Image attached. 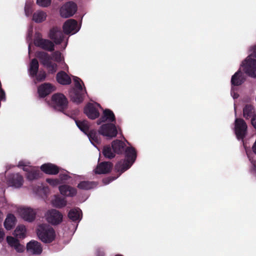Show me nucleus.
Returning <instances> with one entry per match:
<instances>
[{"label": "nucleus", "instance_id": "obj_1", "mask_svg": "<svg viewBox=\"0 0 256 256\" xmlns=\"http://www.w3.org/2000/svg\"><path fill=\"white\" fill-rule=\"evenodd\" d=\"M36 232L39 239L45 244L52 242L56 237L54 229L50 225L46 224L38 225Z\"/></svg>", "mask_w": 256, "mask_h": 256}, {"label": "nucleus", "instance_id": "obj_2", "mask_svg": "<svg viewBox=\"0 0 256 256\" xmlns=\"http://www.w3.org/2000/svg\"><path fill=\"white\" fill-rule=\"evenodd\" d=\"M253 52L242 63L245 72L249 76L256 78V46L252 48Z\"/></svg>", "mask_w": 256, "mask_h": 256}, {"label": "nucleus", "instance_id": "obj_3", "mask_svg": "<svg viewBox=\"0 0 256 256\" xmlns=\"http://www.w3.org/2000/svg\"><path fill=\"white\" fill-rule=\"evenodd\" d=\"M74 86L72 92L70 94L72 100L77 104H80L82 102L84 97V92L86 89L84 90L80 84V82L84 84L82 80L78 77L74 78Z\"/></svg>", "mask_w": 256, "mask_h": 256}, {"label": "nucleus", "instance_id": "obj_4", "mask_svg": "<svg viewBox=\"0 0 256 256\" xmlns=\"http://www.w3.org/2000/svg\"><path fill=\"white\" fill-rule=\"evenodd\" d=\"M68 102L66 96L62 93L54 94L52 96V104L53 108L60 112H64L68 107Z\"/></svg>", "mask_w": 256, "mask_h": 256}, {"label": "nucleus", "instance_id": "obj_5", "mask_svg": "<svg viewBox=\"0 0 256 256\" xmlns=\"http://www.w3.org/2000/svg\"><path fill=\"white\" fill-rule=\"evenodd\" d=\"M248 126L246 122L240 118H236L234 122V132L238 140H244L247 134Z\"/></svg>", "mask_w": 256, "mask_h": 256}, {"label": "nucleus", "instance_id": "obj_6", "mask_svg": "<svg viewBox=\"0 0 256 256\" xmlns=\"http://www.w3.org/2000/svg\"><path fill=\"white\" fill-rule=\"evenodd\" d=\"M34 44L36 46L48 52H52L54 50V42L49 40L42 38L40 34H38L34 38Z\"/></svg>", "mask_w": 256, "mask_h": 256}, {"label": "nucleus", "instance_id": "obj_7", "mask_svg": "<svg viewBox=\"0 0 256 256\" xmlns=\"http://www.w3.org/2000/svg\"><path fill=\"white\" fill-rule=\"evenodd\" d=\"M46 217L48 222L52 225L60 224L63 218L62 214L56 209H51L48 210L46 214Z\"/></svg>", "mask_w": 256, "mask_h": 256}, {"label": "nucleus", "instance_id": "obj_8", "mask_svg": "<svg viewBox=\"0 0 256 256\" xmlns=\"http://www.w3.org/2000/svg\"><path fill=\"white\" fill-rule=\"evenodd\" d=\"M99 132L104 136L110 138L116 137L118 134V130L114 124L108 123L102 124L99 129Z\"/></svg>", "mask_w": 256, "mask_h": 256}, {"label": "nucleus", "instance_id": "obj_9", "mask_svg": "<svg viewBox=\"0 0 256 256\" xmlns=\"http://www.w3.org/2000/svg\"><path fill=\"white\" fill-rule=\"evenodd\" d=\"M77 8V5L75 2H67L60 9V16L65 18L70 17L76 13Z\"/></svg>", "mask_w": 256, "mask_h": 256}, {"label": "nucleus", "instance_id": "obj_10", "mask_svg": "<svg viewBox=\"0 0 256 256\" xmlns=\"http://www.w3.org/2000/svg\"><path fill=\"white\" fill-rule=\"evenodd\" d=\"M24 182L23 176L18 173L10 174L7 178L8 185L16 188H20Z\"/></svg>", "mask_w": 256, "mask_h": 256}, {"label": "nucleus", "instance_id": "obj_11", "mask_svg": "<svg viewBox=\"0 0 256 256\" xmlns=\"http://www.w3.org/2000/svg\"><path fill=\"white\" fill-rule=\"evenodd\" d=\"M49 38L56 44H60L64 40V34L60 28L54 26L50 30Z\"/></svg>", "mask_w": 256, "mask_h": 256}, {"label": "nucleus", "instance_id": "obj_12", "mask_svg": "<svg viewBox=\"0 0 256 256\" xmlns=\"http://www.w3.org/2000/svg\"><path fill=\"white\" fill-rule=\"evenodd\" d=\"M20 215L25 220L32 222L36 218V212L30 208H23L20 210Z\"/></svg>", "mask_w": 256, "mask_h": 256}, {"label": "nucleus", "instance_id": "obj_13", "mask_svg": "<svg viewBox=\"0 0 256 256\" xmlns=\"http://www.w3.org/2000/svg\"><path fill=\"white\" fill-rule=\"evenodd\" d=\"M113 167V164L110 162H98L94 170L96 174H106L110 172Z\"/></svg>", "mask_w": 256, "mask_h": 256}, {"label": "nucleus", "instance_id": "obj_14", "mask_svg": "<svg viewBox=\"0 0 256 256\" xmlns=\"http://www.w3.org/2000/svg\"><path fill=\"white\" fill-rule=\"evenodd\" d=\"M78 26L77 21L74 19L67 20L64 24L62 28L63 31L65 34H75L78 31L76 27Z\"/></svg>", "mask_w": 256, "mask_h": 256}, {"label": "nucleus", "instance_id": "obj_15", "mask_svg": "<svg viewBox=\"0 0 256 256\" xmlns=\"http://www.w3.org/2000/svg\"><path fill=\"white\" fill-rule=\"evenodd\" d=\"M55 90V86L51 84L44 83L38 87V92L40 96L44 98L54 91Z\"/></svg>", "mask_w": 256, "mask_h": 256}, {"label": "nucleus", "instance_id": "obj_16", "mask_svg": "<svg viewBox=\"0 0 256 256\" xmlns=\"http://www.w3.org/2000/svg\"><path fill=\"white\" fill-rule=\"evenodd\" d=\"M84 113L90 119L94 120L100 116L98 110L92 103H88L84 108Z\"/></svg>", "mask_w": 256, "mask_h": 256}, {"label": "nucleus", "instance_id": "obj_17", "mask_svg": "<svg viewBox=\"0 0 256 256\" xmlns=\"http://www.w3.org/2000/svg\"><path fill=\"white\" fill-rule=\"evenodd\" d=\"M27 251L33 254H40L42 251V244L36 240H31L26 244Z\"/></svg>", "mask_w": 256, "mask_h": 256}, {"label": "nucleus", "instance_id": "obj_18", "mask_svg": "<svg viewBox=\"0 0 256 256\" xmlns=\"http://www.w3.org/2000/svg\"><path fill=\"white\" fill-rule=\"evenodd\" d=\"M108 121L110 123H116V117L113 112L110 109H106L103 111V114L97 120V124H100L102 122Z\"/></svg>", "mask_w": 256, "mask_h": 256}, {"label": "nucleus", "instance_id": "obj_19", "mask_svg": "<svg viewBox=\"0 0 256 256\" xmlns=\"http://www.w3.org/2000/svg\"><path fill=\"white\" fill-rule=\"evenodd\" d=\"M40 170L48 174L56 175L60 172V168L52 163H46L42 164Z\"/></svg>", "mask_w": 256, "mask_h": 256}, {"label": "nucleus", "instance_id": "obj_20", "mask_svg": "<svg viewBox=\"0 0 256 256\" xmlns=\"http://www.w3.org/2000/svg\"><path fill=\"white\" fill-rule=\"evenodd\" d=\"M245 80L244 74L240 70H238L232 77V86H240L245 82Z\"/></svg>", "mask_w": 256, "mask_h": 256}, {"label": "nucleus", "instance_id": "obj_21", "mask_svg": "<svg viewBox=\"0 0 256 256\" xmlns=\"http://www.w3.org/2000/svg\"><path fill=\"white\" fill-rule=\"evenodd\" d=\"M56 80L58 83L62 85H68L72 82L71 78L65 72L62 70L57 73Z\"/></svg>", "mask_w": 256, "mask_h": 256}, {"label": "nucleus", "instance_id": "obj_22", "mask_svg": "<svg viewBox=\"0 0 256 256\" xmlns=\"http://www.w3.org/2000/svg\"><path fill=\"white\" fill-rule=\"evenodd\" d=\"M59 190L62 195L67 196H74L76 195V188L68 185H62L59 186Z\"/></svg>", "mask_w": 256, "mask_h": 256}, {"label": "nucleus", "instance_id": "obj_23", "mask_svg": "<svg viewBox=\"0 0 256 256\" xmlns=\"http://www.w3.org/2000/svg\"><path fill=\"white\" fill-rule=\"evenodd\" d=\"M126 145L122 141L116 140L112 142V148L115 153L120 154L123 153L126 150Z\"/></svg>", "mask_w": 256, "mask_h": 256}, {"label": "nucleus", "instance_id": "obj_24", "mask_svg": "<svg viewBox=\"0 0 256 256\" xmlns=\"http://www.w3.org/2000/svg\"><path fill=\"white\" fill-rule=\"evenodd\" d=\"M126 160H128L132 164H134L136 158V152L133 147H127L125 150Z\"/></svg>", "mask_w": 256, "mask_h": 256}, {"label": "nucleus", "instance_id": "obj_25", "mask_svg": "<svg viewBox=\"0 0 256 256\" xmlns=\"http://www.w3.org/2000/svg\"><path fill=\"white\" fill-rule=\"evenodd\" d=\"M36 56L44 66L52 60V57L48 52L44 51L37 52L36 54Z\"/></svg>", "mask_w": 256, "mask_h": 256}, {"label": "nucleus", "instance_id": "obj_26", "mask_svg": "<svg viewBox=\"0 0 256 256\" xmlns=\"http://www.w3.org/2000/svg\"><path fill=\"white\" fill-rule=\"evenodd\" d=\"M132 164L128 161L122 160L118 162L115 165V169L118 172L122 173L128 170Z\"/></svg>", "mask_w": 256, "mask_h": 256}, {"label": "nucleus", "instance_id": "obj_27", "mask_svg": "<svg viewBox=\"0 0 256 256\" xmlns=\"http://www.w3.org/2000/svg\"><path fill=\"white\" fill-rule=\"evenodd\" d=\"M68 217L73 222H79L82 218V212L78 208H72L70 210Z\"/></svg>", "mask_w": 256, "mask_h": 256}, {"label": "nucleus", "instance_id": "obj_28", "mask_svg": "<svg viewBox=\"0 0 256 256\" xmlns=\"http://www.w3.org/2000/svg\"><path fill=\"white\" fill-rule=\"evenodd\" d=\"M99 131L96 132L95 130H92L87 134L90 140L93 144H98L101 142L100 135Z\"/></svg>", "mask_w": 256, "mask_h": 256}, {"label": "nucleus", "instance_id": "obj_29", "mask_svg": "<svg viewBox=\"0 0 256 256\" xmlns=\"http://www.w3.org/2000/svg\"><path fill=\"white\" fill-rule=\"evenodd\" d=\"M39 64L36 58H33L32 60L28 69L30 76L32 78H34L36 76L38 72Z\"/></svg>", "mask_w": 256, "mask_h": 256}, {"label": "nucleus", "instance_id": "obj_30", "mask_svg": "<svg viewBox=\"0 0 256 256\" xmlns=\"http://www.w3.org/2000/svg\"><path fill=\"white\" fill-rule=\"evenodd\" d=\"M16 218L12 214H8L5 221L4 222V226L7 230H10L16 225Z\"/></svg>", "mask_w": 256, "mask_h": 256}, {"label": "nucleus", "instance_id": "obj_31", "mask_svg": "<svg viewBox=\"0 0 256 256\" xmlns=\"http://www.w3.org/2000/svg\"><path fill=\"white\" fill-rule=\"evenodd\" d=\"M42 174L40 170L35 168H32L30 169V172L26 174V177L28 180L32 181L38 179L41 177Z\"/></svg>", "mask_w": 256, "mask_h": 256}, {"label": "nucleus", "instance_id": "obj_32", "mask_svg": "<svg viewBox=\"0 0 256 256\" xmlns=\"http://www.w3.org/2000/svg\"><path fill=\"white\" fill-rule=\"evenodd\" d=\"M254 113V108L251 104H246L243 108V116L246 120L252 118L255 115Z\"/></svg>", "mask_w": 256, "mask_h": 256}, {"label": "nucleus", "instance_id": "obj_33", "mask_svg": "<svg viewBox=\"0 0 256 256\" xmlns=\"http://www.w3.org/2000/svg\"><path fill=\"white\" fill-rule=\"evenodd\" d=\"M76 124L79 129L87 134L90 132V124L88 120H75Z\"/></svg>", "mask_w": 256, "mask_h": 256}, {"label": "nucleus", "instance_id": "obj_34", "mask_svg": "<svg viewBox=\"0 0 256 256\" xmlns=\"http://www.w3.org/2000/svg\"><path fill=\"white\" fill-rule=\"evenodd\" d=\"M46 17V13L42 11H36L33 14L32 20L36 23L44 22Z\"/></svg>", "mask_w": 256, "mask_h": 256}, {"label": "nucleus", "instance_id": "obj_35", "mask_svg": "<svg viewBox=\"0 0 256 256\" xmlns=\"http://www.w3.org/2000/svg\"><path fill=\"white\" fill-rule=\"evenodd\" d=\"M96 186L94 182L82 181L78 185V188L80 190H88L94 188Z\"/></svg>", "mask_w": 256, "mask_h": 256}, {"label": "nucleus", "instance_id": "obj_36", "mask_svg": "<svg viewBox=\"0 0 256 256\" xmlns=\"http://www.w3.org/2000/svg\"><path fill=\"white\" fill-rule=\"evenodd\" d=\"M26 229L24 226H18L14 231V236L18 238H24L26 236Z\"/></svg>", "mask_w": 256, "mask_h": 256}, {"label": "nucleus", "instance_id": "obj_37", "mask_svg": "<svg viewBox=\"0 0 256 256\" xmlns=\"http://www.w3.org/2000/svg\"><path fill=\"white\" fill-rule=\"evenodd\" d=\"M115 152L110 146H106L102 150V154L105 158L112 159L115 156Z\"/></svg>", "mask_w": 256, "mask_h": 256}, {"label": "nucleus", "instance_id": "obj_38", "mask_svg": "<svg viewBox=\"0 0 256 256\" xmlns=\"http://www.w3.org/2000/svg\"><path fill=\"white\" fill-rule=\"evenodd\" d=\"M66 200L64 198L56 196L52 201L53 206L57 208H62L66 205Z\"/></svg>", "mask_w": 256, "mask_h": 256}, {"label": "nucleus", "instance_id": "obj_39", "mask_svg": "<svg viewBox=\"0 0 256 256\" xmlns=\"http://www.w3.org/2000/svg\"><path fill=\"white\" fill-rule=\"evenodd\" d=\"M45 66L48 70L50 73L54 74L57 70L58 66L55 63H52V61L48 63Z\"/></svg>", "mask_w": 256, "mask_h": 256}, {"label": "nucleus", "instance_id": "obj_40", "mask_svg": "<svg viewBox=\"0 0 256 256\" xmlns=\"http://www.w3.org/2000/svg\"><path fill=\"white\" fill-rule=\"evenodd\" d=\"M46 72L44 70H40L39 72H38V74H36V76H35L34 78H36V80L38 82H40L44 81L46 80Z\"/></svg>", "mask_w": 256, "mask_h": 256}, {"label": "nucleus", "instance_id": "obj_41", "mask_svg": "<svg viewBox=\"0 0 256 256\" xmlns=\"http://www.w3.org/2000/svg\"><path fill=\"white\" fill-rule=\"evenodd\" d=\"M58 62H60L62 60V53L60 51H55L52 54V58Z\"/></svg>", "mask_w": 256, "mask_h": 256}, {"label": "nucleus", "instance_id": "obj_42", "mask_svg": "<svg viewBox=\"0 0 256 256\" xmlns=\"http://www.w3.org/2000/svg\"><path fill=\"white\" fill-rule=\"evenodd\" d=\"M8 243L12 247H14L16 244L19 242L18 239H16L12 236H8L6 238Z\"/></svg>", "mask_w": 256, "mask_h": 256}, {"label": "nucleus", "instance_id": "obj_43", "mask_svg": "<svg viewBox=\"0 0 256 256\" xmlns=\"http://www.w3.org/2000/svg\"><path fill=\"white\" fill-rule=\"evenodd\" d=\"M51 0H36V4L42 7H47L50 4Z\"/></svg>", "mask_w": 256, "mask_h": 256}, {"label": "nucleus", "instance_id": "obj_44", "mask_svg": "<svg viewBox=\"0 0 256 256\" xmlns=\"http://www.w3.org/2000/svg\"><path fill=\"white\" fill-rule=\"evenodd\" d=\"M46 182L48 183L50 185L52 186H56L60 184V181L58 179H53L48 178L46 179Z\"/></svg>", "mask_w": 256, "mask_h": 256}, {"label": "nucleus", "instance_id": "obj_45", "mask_svg": "<svg viewBox=\"0 0 256 256\" xmlns=\"http://www.w3.org/2000/svg\"><path fill=\"white\" fill-rule=\"evenodd\" d=\"M25 14L27 16H30L32 12V8L30 5L26 4L24 6Z\"/></svg>", "mask_w": 256, "mask_h": 256}, {"label": "nucleus", "instance_id": "obj_46", "mask_svg": "<svg viewBox=\"0 0 256 256\" xmlns=\"http://www.w3.org/2000/svg\"><path fill=\"white\" fill-rule=\"evenodd\" d=\"M14 248L18 252H24V246L20 244V242H18L14 246Z\"/></svg>", "mask_w": 256, "mask_h": 256}, {"label": "nucleus", "instance_id": "obj_47", "mask_svg": "<svg viewBox=\"0 0 256 256\" xmlns=\"http://www.w3.org/2000/svg\"><path fill=\"white\" fill-rule=\"evenodd\" d=\"M59 176L61 180H66L70 178L66 174H60Z\"/></svg>", "mask_w": 256, "mask_h": 256}, {"label": "nucleus", "instance_id": "obj_48", "mask_svg": "<svg viewBox=\"0 0 256 256\" xmlns=\"http://www.w3.org/2000/svg\"><path fill=\"white\" fill-rule=\"evenodd\" d=\"M116 178H115V177H110V178H108L104 179L103 182L105 184H108L110 182H112V180H114Z\"/></svg>", "mask_w": 256, "mask_h": 256}, {"label": "nucleus", "instance_id": "obj_49", "mask_svg": "<svg viewBox=\"0 0 256 256\" xmlns=\"http://www.w3.org/2000/svg\"><path fill=\"white\" fill-rule=\"evenodd\" d=\"M251 124L252 126L256 129V114H255L251 119Z\"/></svg>", "mask_w": 256, "mask_h": 256}, {"label": "nucleus", "instance_id": "obj_50", "mask_svg": "<svg viewBox=\"0 0 256 256\" xmlns=\"http://www.w3.org/2000/svg\"><path fill=\"white\" fill-rule=\"evenodd\" d=\"M4 233L2 228H0V242H1L3 240V238L4 236Z\"/></svg>", "mask_w": 256, "mask_h": 256}, {"label": "nucleus", "instance_id": "obj_51", "mask_svg": "<svg viewBox=\"0 0 256 256\" xmlns=\"http://www.w3.org/2000/svg\"><path fill=\"white\" fill-rule=\"evenodd\" d=\"M96 256H104V253L102 251H100V250H98L96 252Z\"/></svg>", "mask_w": 256, "mask_h": 256}, {"label": "nucleus", "instance_id": "obj_52", "mask_svg": "<svg viewBox=\"0 0 256 256\" xmlns=\"http://www.w3.org/2000/svg\"><path fill=\"white\" fill-rule=\"evenodd\" d=\"M32 168H28V167H26V166H24V167H23L22 168V170L26 172L27 173H28V172H30V169Z\"/></svg>", "mask_w": 256, "mask_h": 256}, {"label": "nucleus", "instance_id": "obj_53", "mask_svg": "<svg viewBox=\"0 0 256 256\" xmlns=\"http://www.w3.org/2000/svg\"><path fill=\"white\" fill-rule=\"evenodd\" d=\"M18 166H22L23 167H24V166H26V165L24 164V162H20L18 164Z\"/></svg>", "mask_w": 256, "mask_h": 256}, {"label": "nucleus", "instance_id": "obj_54", "mask_svg": "<svg viewBox=\"0 0 256 256\" xmlns=\"http://www.w3.org/2000/svg\"><path fill=\"white\" fill-rule=\"evenodd\" d=\"M2 212L0 210V222L2 221Z\"/></svg>", "mask_w": 256, "mask_h": 256}]
</instances>
